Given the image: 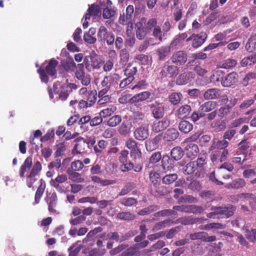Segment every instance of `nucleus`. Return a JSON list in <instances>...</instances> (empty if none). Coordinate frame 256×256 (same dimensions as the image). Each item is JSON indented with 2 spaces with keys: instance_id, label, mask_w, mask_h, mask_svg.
I'll use <instances>...</instances> for the list:
<instances>
[{
  "instance_id": "bf43d9fd",
  "label": "nucleus",
  "mask_w": 256,
  "mask_h": 256,
  "mask_svg": "<svg viewBox=\"0 0 256 256\" xmlns=\"http://www.w3.org/2000/svg\"><path fill=\"white\" fill-rule=\"evenodd\" d=\"M158 209V206L156 205L150 206L140 210L138 214L140 216H144L150 214Z\"/></svg>"
},
{
  "instance_id": "5701e85b",
  "label": "nucleus",
  "mask_w": 256,
  "mask_h": 256,
  "mask_svg": "<svg viewBox=\"0 0 256 256\" xmlns=\"http://www.w3.org/2000/svg\"><path fill=\"white\" fill-rule=\"evenodd\" d=\"M184 149L188 157L191 159L194 158L199 152L198 146L194 144H189Z\"/></svg>"
},
{
  "instance_id": "680f3d73",
  "label": "nucleus",
  "mask_w": 256,
  "mask_h": 256,
  "mask_svg": "<svg viewBox=\"0 0 256 256\" xmlns=\"http://www.w3.org/2000/svg\"><path fill=\"white\" fill-rule=\"evenodd\" d=\"M204 211V208L201 206L196 205L188 206L187 213L201 214Z\"/></svg>"
},
{
  "instance_id": "4468645a",
  "label": "nucleus",
  "mask_w": 256,
  "mask_h": 256,
  "mask_svg": "<svg viewBox=\"0 0 256 256\" xmlns=\"http://www.w3.org/2000/svg\"><path fill=\"white\" fill-rule=\"evenodd\" d=\"M74 142L76 144L72 150V153L76 154L82 152L86 146V140L82 137L79 136L74 140Z\"/></svg>"
},
{
  "instance_id": "603ef678",
  "label": "nucleus",
  "mask_w": 256,
  "mask_h": 256,
  "mask_svg": "<svg viewBox=\"0 0 256 256\" xmlns=\"http://www.w3.org/2000/svg\"><path fill=\"white\" fill-rule=\"evenodd\" d=\"M182 228V226H178L172 228L168 230H164V232H166L164 236H166L168 239L172 238L176 234L181 230Z\"/></svg>"
},
{
  "instance_id": "37998d69",
  "label": "nucleus",
  "mask_w": 256,
  "mask_h": 256,
  "mask_svg": "<svg viewBox=\"0 0 256 256\" xmlns=\"http://www.w3.org/2000/svg\"><path fill=\"white\" fill-rule=\"evenodd\" d=\"M120 202L121 204L125 206L130 207L136 204L138 200L134 198L124 197L120 199Z\"/></svg>"
},
{
  "instance_id": "e2e57ef3",
  "label": "nucleus",
  "mask_w": 256,
  "mask_h": 256,
  "mask_svg": "<svg viewBox=\"0 0 256 256\" xmlns=\"http://www.w3.org/2000/svg\"><path fill=\"white\" fill-rule=\"evenodd\" d=\"M122 121L121 116L118 115L112 116L108 119L107 122L108 126L114 127L119 124Z\"/></svg>"
},
{
  "instance_id": "f704fd0d",
  "label": "nucleus",
  "mask_w": 256,
  "mask_h": 256,
  "mask_svg": "<svg viewBox=\"0 0 256 256\" xmlns=\"http://www.w3.org/2000/svg\"><path fill=\"white\" fill-rule=\"evenodd\" d=\"M172 224V220L169 219L158 222L152 226V231L156 232Z\"/></svg>"
},
{
  "instance_id": "7c9ffc66",
  "label": "nucleus",
  "mask_w": 256,
  "mask_h": 256,
  "mask_svg": "<svg viewBox=\"0 0 256 256\" xmlns=\"http://www.w3.org/2000/svg\"><path fill=\"white\" fill-rule=\"evenodd\" d=\"M178 129L182 133L187 134L193 129V124L186 120H182L178 124Z\"/></svg>"
},
{
  "instance_id": "864d4df0",
  "label": "nucleus",
  "mask_w": 256,
  "mask_h": 256,
  "mask_svg": "<svg viewBox=\"0 0 256 256\" xmlns=\"http://www.w3.org/2000/svg\"><path fill=\"white\" fill-rule=\"evenodd\" d=\"M149 178L150 181L152 184V186H154L156 185V184L160 182V174L158 172L152 170L149 172Z\"/></svg>"
},
{
  "instance_id": "69168bd1",
  "label": "nucleus",
  "mask_w": 256,
  "mask_h": 256,
  "mask_svg": "<svg viewBox=\"0 0 256 256\" xmlns=\"http://www.w3.org/2000/svg\"><path fill=\"white\" fill-rule=\"evenodd\" d=\"M231 108L232 107L229 105H225L221 106L218 110V116L222 118L226 116L230 112Z\"/></svg>"
},
{
  "instance_id": "1a4fd4ad",
  "label": "nucleus",
  "mask_w": 256,
  "mask_h": 256,
  "mask_svg": "<svg viewBox=\"0 0 256 256\" xmlns=\"http://www.w3.org/2000/svg\"><path fill=\"white\" fill-rule=\"evenodd\" d=\"M207 38V34L205 32H200V34H193L186 39V42L192 41V46L195 48L201 46Z\"/></svg>"
},
{
  "instance_id": "bb28decb",
  "label": "nucleus",
  "mask_w": 256,
  "mask_h": 256,
  "mask_svg": "<svg viewBox=\"0 0 256 256\" xmlns=\"http://www.w3.org/2000/svg\"><path fill=\"white\" fill-rule=\"evenodd\" d=\"M32 166V158L29 156L24 161V164L20 166V176L21 178H24L25 173L28 172Z\"/></svg>"
},
{
  "instance_id": "a18cd8bd",
  "label": "nucleus",
  "mask_w": 256,
  "mask_h": 256,
  "mask_svg": "<svg viewBox=\"0 0 256 256\" xmlns=\"http://www.w3.org/2000/svg\"><path fill=\"white\" fill-rule=\"evenodd\" d=\"M117 218L122 220H132L136 218L134 214L130 212H122L116 214Z\"/></svg>"
},
{
  "instance_id": "338daca9",
  "label": "nucleus",
  "mask_w": 256,
  "mask_h": 256,
  "mask_svg": "<svg viewBox=\"0 0 256 256\" xmlns=\"http://www.w3.org/2000/svg\"><path fill=\"white\" fill-rule=\"evenodd\" d=\"M128 247V245L126 244H121L118 245L117 247L112 249L110 252V254L111 256H114L121 252H123L124 250H126Z\"/></svg>"
},
{
  "instance_id": "6ab92c4d",
  "label": "nucleus",
  "mask_w": 256,
  "mask_h": 256,
  "mask_svg": "<svg viewBox=\"0 0 256 256\" xmlns=\"http://www.w3.org/2000/svg\"><path fill=\"white\" fill-rule=\"evenodd\" d=\"M221 94L220 90L216 88L208 89L204 94V98L206 100L218 99Z\"/></svg>"
},
{
  "instance_id": "09e8293b",
  "label": "nucleus",
  "mask_w": 256,
  "mask_h": 256,
  "mask_svg": "<svg viewBox=\"0 0 256 256\" xmlns=\"http://www.w3.org/2000/svg\"><path fill=\"white\" fill-rule=\"evenodd\" d=\"M178 178L176 174H166L162 178V183L166 185H170L174 182Z\"/></svg>"
},
{
  "instance_id": "052dcab7",
  "label": "nucleus",
  "mask_w": 256,
  "mask_h": 256,
  "mask_svg": "<svg viewBox=\"0 0 256 256\" xmlns=\"http://www.w3.org/2000/svg\"><path fill=\"white\" fill-rule=\"evenodd\" d=\"M178 202L183 203H197L198 200L192 196L184 195L179 199Z\"/></svg>"
},
{
  "instance_id": "39448f33",
  "label": "nucleus",
  "mask_w": 256,
  "mask_h": 256,
  "mask_svg": "<svg viewBox=\"0 0 256 256\" xmlns=\"http://www.w3.org/2000/svg\"><path fill=\"white\" fill-rule=\"evenodd\" d=\"M84 63L88 70H90L92 68L93 69H98L101 66L100 60L95 54L85 56Z\"/></svg>"
},
{
  "instance_id": "f03ea898",
  "label": "nucleus",
  "mask_w": 256,
  "mask_h": 256,
  "mask_svg": "<svg viewBox=\"0 0 256 256\" xmlns=\"http://www.w3.org/2000/svg\"><path fill=\"white\" fill-rule=\"evenodd\" d=\"M153 117L156 120L163 118L165 113V106L162 102L154 101L148 105Z\"/></svg>"
},
{
  "instance_id": "412c9836",
  "label": "nucleus",
  "mask_w": 256,
  "mask_h": 256,
  "mask_svg": "<svg viewBox=\"0 0 256 256\" xmlns=\"http://www.w3.org/2000/svg\"><path fill=\"white\" fill-rule=\"evenodd\" d=\"M194 78V76L192 72H186L181 74L177 80V82L180 85L186 84Z\"/></svg>"
},
{
  "instance_id": "5fc2aeb1",
  "label": "nucleus",
  "mask_w": 256,
  "mask_h": 256,
  "mask_svg": "<svg viewBox=\"0 0 256 256\" xmlns=\"http://www.w3.org/2000/svg\"><path fill=\"white\" fill-rule=\"evenodd\" d=\"M194 222V220L192 218H190L189 217L186 216L179 218L176 220H172V224H177L178 223H180L184 225H188L190 224H192Z\"/></svg>"
},
{
  "instance_id": "a211bd4d",
  "label": "nucleus",
  "mask_w": 256,
  "mask_h": 256,
  "mask_svg": "<svg viewBox=\"0 0 256 256\" xmlns=\"http://www.w3.org/2000/svg\"><path fill=\"white\" fill-rule=\"evenodd\" d=\"M161 163L164 172L170 171L174 166V160L167 154L163 156Z\"/></svg>"
},
{
  "instance_id": "2f4dec72",
  "label": "nucleus",
  "mask_w": 256,
  "mask_h": 256,
  "mask_svg": "<svg viewBox=\"0 0 256 256\" xmlns=\"http://www.w3.org/2000/svg\"><path fill=\"white\" fill-rule=\"evenodd\" d=\"M170 48L169 46H162L156 50L160 60H164L166 57L170 54Z\"/></svg>"
},
{
  "instance_id": "b1692460",
  "label": "nucleus",
  "mask_w": 256,
  "mask_h": 256,
  "mask_svg": "<svg viewBox=\"0 0 256 256\" xmlns=\"http://www.w3.org/2000/svg\"><path fill=\"white\" fill-rule=\"evenodd\" d=\"M67 180L68 177L66 174H60L54 180H51L50 184L52 186L55 188L57 190L60 191L62 190V188L60 184L65 182Z\"/></svg>"
},
{
  "instance_id": "de8ad7c7",
  "label": "nucleus",
  "mask_w": 256,
  "mask_h": 256,
  "mask_svg": "<svg viewBox=\"0 0 256 256\" xmlns=\"http://www.w3.org/2000/svg\"><path fill=\"white\" fill-rule=\"evenodd\" d=\"M178 215V212L176 210L170 209H164L160 210L154 214V216L156 217L160 216H176Z\"/></svg>"
},
{
  "instance_id": "9b49d317",
  "label": "nucleus",
  "mask_w": 256,
  "mask_h": 256,
  "mask_svg": "<svg viewBox=\"0 0 256 256\" xmlns=\"http://www.w3.org/2000/svg\"><path fill=\"white\" fill-rule=\"evenodd\" d=\"M220 218H228L234 214L236 207L232 204H228L226 206H217Z\"/></svg>"
},
{
  "instance_id": "4be33fe9",
  "label": "nucleus",
  "mask_w": 256,
  "mask_h": 256,
  "mask_svg": "<svg viewBox=\"0 0 256 256\" xmlns=\"http://www.w3.org/2000/svg\"><path fill=\"white\" fill-rule=\"evenodd\" d=\"M101 14V10L98 5L92 4L88 10V12L86 14L84 19L86 20H90V16L95 18Z\"/></svg>"
},
{
  "instance_id": "58836bf2",
  "label": "nucleus",
  "mask_w": 256,
  "mask_h": 256,
  "mask_svg": "<svg viewBox=\"0 0 256 256\" xmlns=\"http://www.w3.org/2000/svg\"><path fill=\"white\" fill-rule=\"evenodd\" d=\"M184 156L182 149L179 146H176L173 148L170 152L171 158L174 161L178 160L182 158Z\"/></svg>"
},
{
  "instance_id": "473e14b6",
  "label": "nucleus",
  "mask_w": 256,
  "mask_h": 256,
  "mask_svg": "<svg viewBox=\"0 0 256 256\" xmlns=\"http://www.w3.org/2000/svg\"><path fill=\"white\" fill-rule=\"evenodd\" d=\"M245 180L242 178H238L234 180L230 183L228 184L227 188H228L239 189L246 186Z\"/></svg>"
},
{
  "instance_id": "f257e3e1",
  "label": "nucleus",
  "mask_w": 256,
  "mask_h": 256,
  "mask_svg": "<svg viewBox=\"0 0 256 256\" xmlns=\"http://www.w3.org/2000/svg\"><path fill=\"white\" fill-rule=\"evenodd\" d=\"M98 40L100 42H106L108 45H112L114 42V35L112 32H108L107 28L104 26L100 27L98 32Z\"/></svg>"
},
{
  "instance_id": "c9c22d12",
  "label": "nucleus",
  "mask_w": 256,
  "mask_h": 256,
  "mask_svg": "<svg viewBox=\"0 0 256 256\" xmlns=\"http://www.w3.org/2000/svg\"><path fill=\"white\" fill-rule=\"evenodd\" d=\"M246 50L249 52L256 50V34H252L248 40L245 46Z\"/></svg>"
},
{
  "instance_id": "20e7f679",
  "label": "nucleus",
  "mask_w": 256,
  "mask_h": 256,
  "mask_svg": "<svg viewBox=\"0 0 256 256\" xmlns=\"http://www.w3.org/2000/svg\"><path fill=\"white\" fill-rule=\"evenodd\" d=\"M74 73L76 78L80 81L81 84L83 86H87L90 84V74L85 73L83 64H78L77 69Z\"/></svg>"
},
{
  "instance_id": "423d86ee",
  "label": "nucleus",
  "mask_w": 256,
  "mask_h": 256,
  "mask_svg": "<svg viewBox=\"0 0 256 256\" xmlns=\"http://www.w3.org/2000/svg\"><path fill=\"white\" fill-rule=\"evenodd\" d=\"M180 72V68L176 65L164 66L160 72L161 78L167 77L176 78Z\"/></svg>"
},
{
  "instance_id": "a878e982",
  "label": "nucleus",
  "mask_w": 256,
  "mask_h": 256,
  "mask_svg": "<svg viewBox=\"0 0 256 256\" xmlns=\"http://www.w3.org/2000/svg\"><path fill=\"white\" fill-rule=\"evenodd\" d=\"M179 134V132L176 128H171L166 131L164 138L166 141L172 142L178 137Z\"/></svg>"
},
{
  "instance_id": "4d7b16f0",
  "label": "nucleus",
  "mask_w": 256,
  "mask_h": 256,
  "mask_svg": "<svg viewBox=\"0 0 256 256\" xmlns=\"http://www.w3.org/2000/svg\"><path fill=\"white\" fill-rule=\"evenodd\" d=\"M166 245L164 241L159 240L156 243L154 244L149 250H145L146 252H152L156 251L164 248Z\"/></svg>"
},
{
  "instance_id": "3c124183",
  "label": "nucleus",
  "mask_w": 256,
  "mask_h": 256,
  "mask_svg": "<svg viewBox=\"0 0 256 256\" xmlns=\"http://www.w3.org/2000/svg\"><path fill=\"white\" fill-rule=\"evenodd\" d=\"M153 187L157 195L164 196L170 192L168 188L165 186H162L160 182L153 186Z\"/></svg>"
},
{
  "instance_id": "e433bc0d",
  "label": "nucleus",
  "mask_w": 256,
  "mask_h": 256,
  "mask_svg": "<svg viewBox=\"0 0 256 256\" xmlns=\"http://www.w3.org/2000/svg\"><path fill=\"white\" fill-rule=\"evenodd\" d=\"M136 186L134 182H126L118 192V196H124L130 193Z\"/></svg>"
},
{
  "instance_id": "c85d7f7f",
  "label": "nucleus",
  "mask_w": 256,
  "mask_h": 256,
  "mask_svg": "<svg viewBox=\"0 0 256 256\" xmlns=\"http://www.w3.org/2000/svg\"><path fill=\"white\" fill-rule=\"evenodd\" d=\"M138 72V68L132 63H129L124 70V74L133 80H134V76Z\"/></svg>"
},
{
  "instance_id": "7ed1b4c3",
  "label": "nucleus",
  "mask_w": 256,
  "mask_h": 256,
  "mask_svg": "<svg viewBox=\"0 0 256 256\" xmlns=\"http://www.w3.org/2000/svg\"><path fill=\"white\" fill-rule=\"evenodd\" d=\"M42 170V165L39 161L36 162L29 174L26 177V184L30 188H32L34 183L38 180L36 176H38Z\"/></svg>"
},
{
  "instance_id": "13d9d810",
  "label": "nucleus",
  "mask_w": 256,
  "mask_h": 256,
  "mask_svg": "<svg viewBox=\"0 0 256 256\" xmlns=\"http://www.w3.org/2000/svg\"><path fill=\"white\" fill-rule=\"evenodd\" d=\"M221 64V68L226 69H230L236 66V62L234 59L228 58L222 62Z\"/></svg>"
},
{
  "instance_id": "dca6fc26",
  "label": "nucleus",
  "mask_w": 256,
  "mask_h": 256,
  "mask_svg": "<svg viewBox=\"0 0 256 256\" xmlns=\"http://www.w3.org/2000/svg\"><path fill=\"white\" fill-rule=\"evenodd\" d=\"M134 136L138 140H146L149 136L148 127L142 126L136 128L134 132Z\"/></svg>"
},
{
  "instance_id": "393cba45",
  "label": "nucleus",
  "mask_w": 256,
  "mask_h": 256,
  "mask_svg": "<svg viewBox=\"0 0 256 256\" xmlns=\"http://www.w3.org/2000/svg\"><path fill=\"white\" fill-rule=\"evenodd\" d=\"M40 184L35 194L34 204H38L40 202L46 187V182L43 179H40Z\"/></svg>"
},
{
  "instance_id": "2eb2a0df",
  "label": "nucleus",
  "mask_w": 256,
  "mask_h": 256,
  "mask_svg": "<svg viewBox=\"0 0 256 256\" xmlns=\"http://www.w3.org/2000/svg\"><path fill=\"white\" fill-rule=\"evenodd\" d=\"M142 168L140 163L136 164L134 165V164L130 161L122 163L120 166V170L123 172H127L134 170L135 172H138L142 170Z\"/></svg>"
},
{
  "instance_id": "6e6552de",
  "label": "nucleus",
  "mask_w": 256,
  "mask_h": 256,
  "mask_svg": "<svg viewBox=\"0 0 256 256\" xmlns=\"http://www.w3.org/2000/svg\"><path fill=\"white\" fill-rule=\"evenodd\" d=\"M172 63L178 66L184 65L187 61L188 54L186 52L180 50L174 52L170 57Z\"/></svg>"
},
{
  "instance_id": "8fccbe9b",
  "label": "nucleus",
  "mask_w": 256,
  "mask_h": 256,
  "mask_svg": "<svg viewBox=\"0 0 256 256\" xmlns=\"http://www.w3.org/2000/svg\"><path fill=\"white\" fill-rule=\"evenodd\" d=\"M195 162L196 164L198 169L197 170V176H204V165L206 164L205 158L203 157L199 158Z\"/></svg>"
},
{
  "instance_id": "f8f14e48",
  "label": "nucleus",
  "mask_w": 256,
  "mask_h": 256,
  "mask_svg": "<svg viewBox=\"0 0 256 256\" xmlns=\"http://www.w3.org/2000/svg\"><path fill=\"white\" fill-rule=\"evenodd\" d=\"M238 76L236 72H232L222 79L221 84L224 86L229 87L234 84L238 80Z\"/></svg>"
},
{
  "instance_id": "49530a36",
  "label": "nucleus",
  "mask_w": 256,
  "mask_h": 256,
  "mask_svg": "<svg viewBox=\"0 0 256 256\" xmlns=\"http://www.w3.org/2000/svg\"><path fill=\"white\" fill-rule=\"evenodd\" d=\"M182 98V95L180 92H172L168 96L169 102L174 105H176L180 102Z\"/></svg>"
},
{
  "instance_id": "a19ab883",
  "label": "nucleus",
  "mask_w": 256,
  "mask_h": 256,
  "mask_svg": "<svg viewBox=\"0 0 256 256\" xmlns=\"http://www.w3.org/2000/svg\"><path fill=\"white\" fill-rule=\"evenodd\" d=\"M132 124L128 121H124L118 129L119 133L124 136L128 134L131 132Z\"/></svg>"
},
{
  "instance_id": "f3484780",
  "label": "nucleus",
  "mask_w": 256,
  "mask_h": 256,
  "mask_svg": "<svg viewBox=\"0 0 256 256\" xmlns=\"http://www.w3.org/2000/svg\"><path fill=\"white\" fill-rule=\"evenodd\" d=\"M198 166L195 162H191L187 164L182 168V172L186 174H194L196 178H202L204 176H197Z\"/></svg>"
},
{
  "instance_id": "c03bdc74",
  "label": "nucleus",
  "mask_w": 256,
  "mask_h": 256,
  "mask_svg": "<svg viewBox=\"0 0 256 256\" xmlns=\"http://www.w3.org/2000/svg\"><path fill=\"white\" fill-rule=\"evenodd\" d=\"M140 252L138 251L134 246L127 248L126 250L123 251L118 256H140Z\"/></svg>"
},
{
  "instance_id": "0eeeda50",
  "label": "nucleus",
  "mask_w": 256,
  "mask_h": 256,
  "mask_svg": "<svg viewBox=\"0 0 256 256\" xmlns=\"http://www.w3.org/2000/svg\"><path fill=\"white\" fill-rule=\"evenodd\" d=\"M138 145V142L132 138L126 142V148L130 150V156L134 160L140 158L142 156V152Z\"/></svg>"
},
{
  "instance_id": "774afa93",
  "label": "nucleus",
  "mask_w": 256,
  "mask_h": 256,
  "mask_svg": "<svg viewBox=\"0 0 256 256\" xmlns=\"http://www.w3.org/2000/svg\"><path fill=\"white\" fill-rule=\"evenodd\" d=\"M188 188L192 191H200L202 188V186L199 181L193 180L188 184Z\"/></svg>"
},
{
  "instance_id": "79ce46f5",
  "label": "nucleus",
  "mask_w": 256,
  "mask_h": 256,
  "mask_svg": "<svg viewBox=\"0 0 256 256\" xmlns=\"http://www.w3.org/2000/svg\"><path fill=\"white\" fill-rule=\"evenodd\" d=\"M216 106V102L209 100L200 105L199 110L200 111L208 112L214 110Z\"/></svg>"
},
{
  "instance_id": "9d476101",
  "label": "nucleus",
  "mask_w": 256,
  "mask_h": 256,
  "mask_svg": "<svg viewBox=\"0 0 256 256\" xmlns=\"http://www.w3.org/2000/svg\"><path fill=\"white\" fill-rule=\"evenodd\" d=\"M45 200L48 205V210L50 213L58 214V212L54 208L56 206L58 197L56 192H50L46 194Z\"/></svg>"
},
{
  "instance_id": "ea45409f",
  "label": "nucleus",
  "mask_w": 256,
  "mask_h": 256,
  "mask_svg": "<svg viewBox=\"0 0 256 256\" xmlns=\"http://www.w3.org/2000/svg\"><path fill=\"white\" fill-rule=\"evenodd\" d=\"M69 176V178L76 182H82L84 180L81 176V174L76 171H72L68 169L66 171Z\"/></svg>"
},
{
  "instance_id": "cd10ccee",
  "label": "nucleus",
  "mask_w": 256,
  "mask_h": 256,
  "mask_svg": "<svg viewBox=\"0 0 256 256\" xmlns=\"http://www.w3.org/2000/svg\"><path fill=\"white\" fill-rule=\"evenodd\" d=\"M238 146V148L236 150V155L244 154L247 156L246 151L250 147V143L246 140H243L239 142Z\"/></svg>"
},
{
  "instance_id": "72a5a7b5",
  "label": "nucleus",
  "mask_w": 256,
  "mask_h": 256,
  "mask_svg": "<svg viewBox=\"0 0 256 256\" xmlns=\"http://www.w3.org/2000/svg\"><path fill=\"white\" fill-rule=\"evenodd\" d=\"M61 66L66 72H73L77 69V66L73 60L62 62Z\"/></svg>"
},
{
  "instance_id": "aec40b11",
  "label": "nucleus",
  "mask_w": 256,
  "mask_h": 256,
  "mask_svg": "<svg viewBox=\"0 0 256 256\" xmlns=\"http://www.w3.org/2000/svg\"><path fill=\"white\" fill-rule=\"evenodd\" d=\"M228 146V142L224 138L222 140L214 139L212 141V144L209 148L210 151H212L217 148L219 150H224Z\"/></svg>"
},
{
  "instance_id": "ddd939ff",
  "label": "nucleus",
  "mask_w": 256,
  "mask_h": 256,
  "mask_svg": "<svg viewBox=\"0 0 256 256\" xmlns=\"http://www.w3.org/2000/svg\"><path fill=\"white\" fill-rule=\"evenodd\" d=\"M170 124V120L164 118L161 120L154 122L152 126V130L155 132H160L166 130Z\"/></svg>"
},
{
  "instance_id": "6e6d98bb",
  "label": "nucleus",
  "mask_w": 256,
  "mask_h": 256,
  "mask_svg": "<svg viewBox=\"0 0 256 256\" xmlns=\"http://www.w3.org/2000/svg\"><path fill=\"white\" fill-rule=\"evenodd\" d=\"M140 26L138 27L136 30V36L138 40H142L145 38L148 32L146 30V28L142 26V22H140Z\"/></svg>"
},
{
  "instance_id": "4c0bfd02",
  "label": "nucleus",
  "mask_w": 256,
  "mask_h": 256,
  "mask_svg": "<svg viewBox=\"0 0 256 256\" xmlns=\"http://www.w3.org/2000/svg\"><path fill=\"white\" fill-rule=\"evenodd\" d=\"M192 110L190 106L184 104L180 106L178 110V116L180 118H186Z\"/></svg>"
},
{
  "instance_id": "0e129e2a",
  "label": "nucleus",
  "mask_w": 256,
  "mask_h": 256,
  "mask_svg": "<svg viewBox=\"0 0 256 256\" xmlns=\"http://www.w3.org/2000/svg\"><path fill=\"white\" fill-rule=\"evenodd\" d=\"M84 165L83 162L80 160H76L72 162L71 164L70 168L72 171H80L82 169Z\"/></svg>"
},
{
  "instance_id": "c756f323",
  "label": "nucleus",
  "mask_w": 256,
  "mask_h": 256,
  "mask_svg": "<svg viewBox=\"0 0 256 256\" xmlns=\"http://www.w3.org/2000/svg\"><path fill=\"white\" fill-rule=\"evenodd\" d=\"M58 64V62L54 58H52L49 61L48 64L46 68L45 71L51 76H54L56 74V68Z\"/></svg>"
}]
</instances>
